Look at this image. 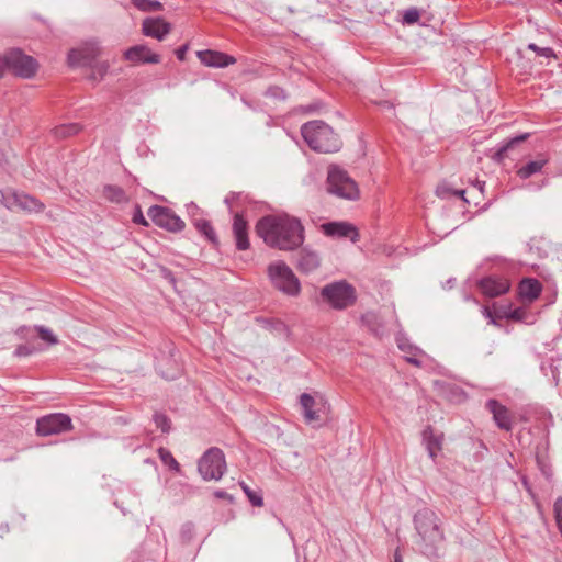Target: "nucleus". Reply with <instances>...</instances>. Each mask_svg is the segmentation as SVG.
<instances>
[{"label": "nucleus", "instance_id": "50", "mask_svg": "<svg viewBox=\"0 0 562 562\" xmlns=\"http://www.w3.org/2000/svg\"><path fill=\"white\" fill-rule=\"evenodd\" d=\"M214 496L216 498H220V499L231 498V495L227 492L223 491V490L215 491L214 492Z\"/></svg>", "mask_w": 562, "mask_h": 562}, {"label": "nucleus", "instance_id": "27", "mask_svg": "<svg viewBox=\"0 0 562 562\" xmlns=\"http://www.w3.org/2000/svg\"><path fill=\"white\" fill-rule=\"evenodd\" d=\"M548 164V159L543 158V159H538V160H532V161H529L528 164H526L525 166H522L521 168H519L517 170V176L520 178V179H528L530 178L532 175L537 173V172H540L542 170V168Z\"/></svg>", "mask_w": 562, "mask_h": 562}, {"label": "nucleus", "instance_id": "55", "mask_svg": "<svg viewBox=\"0 0 562 562\" xmlns=\"http://www.w3.org/2000/svg\"><path fill=\"white\" fill-rule=\"evenodd\" d=\"M454 281H456L454 279L447 280V284L449 285V288L453 286Z\"/></svg>", "mask_w": 562, "mask_h": 562}, {"label": "nucleus", "instance_id": "25", "mask_svg": "<svg viewBox=\"0 0 562 562\" xmlns=\"http://www.w3.org/2000/svg\"><path fill=\"white\" fill-rule=\"evenodd\" d=\"M300 403L303 411L304 419L307 424L319 420V415L316 409H314L316 402L315 398L308 393H303L300 396Z\"/></svg>", "mask_w": 562, "mask_h": 562}, {"label": "nucleus", "instance_id": "42", "mask_svg": "<svg viewBox=\"0 0 562 562\" xmlns=\"http://www.w3.org/2000/svg\"><path fill=\"white\" fill-rule=\"evenodd\" d=\"M132 220L137 225H142V226H145V227L149 226L148 221L143 215V212H142V209H140L139 204L135 205V210H134L133 218Z\"/></svg>", "mask_w": 562, "mask_h": 562}, {"label": "nucleus", "instance_id": "31", "mask_svg": "<svg viewBox=\"0 0 562 562\" xmlns=\"http://www.w3.org/2000/svg\"><path fill=\"white\" fill-rule=\"evenodd\" d=\"M132 4L143 12H155L162 10V4L158 0H131Z\"/></svg>", "mask_w": 562, "mask_h": 562}, {"label": "nucleus", "instance_id": "11", "mask_svg": "<svg viewBox=\"0 0 562 562\" xmlns=\"http://www.w3.org/2000/svg\"><path fill=\"white\" fill-rule=\"evenodd\" d=\"M1 203L9 210L19 207L29 213H41L44 211L45 205L38 199L24 192L19 191H0Z\"/></svg>", "mask_w": 562, "mask_h": 562}, {"label": "nucleus", "instance_id": "52", "mask_svg": "<svg viewBox=\"0 0 562 562\" xmlns=\"http://www.w3.org/2000/svg\"><path fill=\"white\" fill-rule=\"evenodd\" d=\"M5 74L4 54L0 55V78Z\"/></svg>", "mask_w": 562, "mask_h": 562}, {"label": "nucleus", "instance_id": "15", "mask_svg": "<svg viewBox=\"0 0 562 562\" xmlns=\"http://www.w3.org/2000/svg\"><path fill=\"white\" fill-rule=\"evenodd\" d=\"M123 57L133 64H159L161 61L160 55L153 53L146 45H134L127 48Z\"/></svg>", "mask_w": 562, "mask_h": 562}, {"label": "nucleus", "instance_id": "36", "mask_svg": "<svg viewBox=\"0 0 562 562\" xmlns=\"http://www.w3.org/2000/svg\"><path fill=\"white\" fill-rule=\"evenodd\" d=\"M240 486L244 491V493L247 495L249 502L251 503L252 506H256V507H261L263 506V498L260 494H258L257 492L252 491L246 483L241 482L240 483Z\"/></svg>", "mask_w": 562, "mask_h": 562}, {"label": "nucleus", "instance_id": "5", "mask_svg": "<svg viewBox=\"0 0 562 562\" xmlns=\"http://www.w3.org/2000/svg\"><path fill=\"white\" fill-rule=\"evenodd\" d=\"M319 296L324 303L337 311L347 310L357 301L355 286L345 280L324 285L319 291Z\"/></svg>", "mask_w": 562, "mask_h": 562}, {"label": "nucleus", "instance_id": "4", "mask_svg": "<svg viewBox=\"0 0 562 562\" xmlns=\"http://www.w3.org/2000/svg\"><path fill=\"white\" fill-rule=\"evenodd\" d=\"M327 193L347 201H357L360 198V190L357 182L349 176L348 171L337 165H330L326 178Z\"/></svg>", "mask_w": 562, "mask_h": 562}, {"label": "nucleus", "instance_id": "43", "mask_svg": "<svg viewBox=\"0 0 562 562\" xmlns=\"http://www.w3.org/2000/svg\"><path fill=\"white\" fill-rule=\"evenodd\" d=\"M436 194L440 199H450L453 196V189L443 183L437 187Z\"/></svg>", "mask_w": 562, "mask_h": 562}, {"label": "nucleus", "instance_id": "41", "mask_svg": "<svg viewBox=\"0 0 562 562\" xmlns=\"http://www.w3.org/2000/svg\"><path fill=\"white\" fill-rule=\"evenodd\" d=\"M554 518L557 526L562 536V496L558 497L553 505Z\"/></svg>", "mask_w": 562, "mask_h": 562}, {"label": "nucleus", "instance_id": "14", "mask_svg": "<svg viewBox=\"0 0 562 562\" xmlns=\"http://www.w3.org/2000/svg\"><path fill=\"white\" fill-rule=\"evenodd\" d=\"M171 31V24L161 16H149L143 20L142 32L145 36L162 41Z\"/></svg>", "mask_w": 562, "mask_h": 562}, {"label": "nucleus", "instance_id": "30", "mask_svg": "<svg viewBox=\"0 0 562 562\" xmlns=\"http://www.w3.org/2000/svg\"><path fill=\"white\" fill-rule=\"evenodd\" d=\"M81 131V125L78 123H67L56 126L53 130L56 138H66L78 134Z\"/></svg>", "mask_w": 562, "mask_h": 562}, {"label": "nucleus", "instance_id": "3", "mask_svg": "<svg viewBox=\"0 0 562 562\" xmlns=\"http://www.w3.org/2000/svg\"><path fill=\"white\" fill-rule=\"evenodd\" d=\"M301 135L308 147L317 153H337L342 145L339 135L321 120L304 123L301 126Z\"/></svg>", "mask_w": 562, "mask_h": 562}, {"label": "nucleus", "instance_id": "45", "mask_svg": "<svg viewBox=\"0 0 562 562\" xmlns=\"http://www.w3.org/2000/svg\"><path fill=\"white\" fill-rule=\"evenodd\" d=\"M194 531V526L191 522H187L181 527V538L184 541H190Z\"/></svg>", "mask_w": 562, "mask_h": 562}, {"label": "nucleus", "instance_id": "7", "mask_svg": "<svg viewBox=\"0 0 562 562\" xmlns=\"http://www.w3.org/2000/svg\"><path fill=\"white\" fill-rule=\"evenodd\" d=\"M226 470L225 454L217 447L209 448L198 461V471L204 481H220Z\"/></svg>", "mask_w": 562, "mask_h": 562}, {"label": "nucleus", "instance_id": "46", "mask_svg": "<svg viewBox=\"0 0 562 562\" xmlns=\"http://www.w3.org/2000/svg\"><path fill=\"white\" fill-rule=\"evenodd\" d=\"M243 195L241 192H229L226 196H225V204L228 206L229 210H232L233 207V204L239 200V198Z\"/></svg>", "mask_w": 562, "mask_h": 562}, {"label": "nucleus", "instance_id": "10", "mask_svg": "<svg viewBox=\"0 0 562 562\" xmlns=\"http://www.w3.org/2000/svg\"><path fill=\"white\" fill-rule=\"evenodd\" d=\"M151 222L170 233H180L184 229V222L169 207L161 205H153L147 211Z\"/></svg>", "mask_w": 562, "mask_h": 562}, {"label": "nucleus", "instance_id": "12", "mask_svg": "<svg viewBox=\"0 0 562 562\" xmlns=\"http://www.w3.org/2000/svg\"><path fill=\"white\" fill-rule=\"evenodd\" d=\"M485 408L492 414L495 425L505 431H510L514 426L510 411L495 398H490L485 403Z\"/></svg>", "mask_w": 562, "mask_h": 562}, {"label": "nucleus", "instance_id": "47", "mask_svg": "<svg viewBox=\"0 0 562 562\" xmlns=\"http://www.w3.org/2000/svg\"><path fill=\"white\" fill-rule=\"evenodd\" d=\"M481 312H482V315L488 321V324L494 325V326L497 325L496 318L488 306H482Z\"/></svg>", "mask_w": 562, "mask_h": 562}, {"label": "nucleus", "instance_id": "19", "mask_svg": "<svg viewBox=\"0 0 562 562\" xmlns=\"http://www.w3.org/2000/svg\"><path fill=\"white\" fill-rule=\"evenodd\" d=\"M232 231L235 238L236 248L240 251L247 250L250 247L248 237V223L241 213H236L234 215Z\"/></svg>", "mask_w": 562, "mask_h": 562}, {"label": "nucleus", "instance_id": "48", "mask_svg": "<svg viewBox=\"0 0 562 562\" xmlns=\"http://www.w3.org/2000/svg\"><path fill=\"white\" fill-rule=\"evenodd\" d=\"M189 48L188 44H184L176 49V56L179 60L183 61L186 59V54Z\"/></svg>", "mask_w": 562, "mask_h": 562}, {"label": "nucleus", "instance_id": "26", "mask_svg": "<svg viewBox=\"0 0 562 562\" xmlns=\"http://www.w3.org/2000/svg\"><path fill=\"white\" fill-rule=\"evenodd\" d=\"M397 347L402 350L406 356L405 359L408 363L415 367H422L423 362L418 359V356L422 353V350L418 347L411 345L407 340L403 338L397 339Z\"/></svg>", "mask_w": 562, "mask_h": 562}, {"label": "nucleus", "instance_id": "37", "mask_svg": "<svg viewBox=\"0 0 562 562\" xmlns=\"http://www.w3.org/2000/svg\"><path fill=\"white\" fill-rule=\"evenodd\" d=\"M528 49L533 50L538 56L547 59L555 58V53L551 47H539L535 43H530L527 46Z\"/></svg>", "mask_w": 562, "mask_h": 562}, {"label": "nucleus", "instance_id": "34", "mask_svg": "<svg viewBox=\"0 0 562 562\" xmlns=\"http://www.w3.org/2000/svg\"><path fill=\"white\" fill-rule=\"evenodd\" d=\"M153 420L156 427L159 428L164 434H168L170 431L171 420L166 414L156 412L153 416Z\"/></svg>", "mask_w": 562, "mask_h": 562}, {"label": "nucleus", "instance_id": "17", "mask_svg": "<svg viewBox=\"0 0 562 562\" xmlns=\"http://www.w3.org/2000/svg\"><path fill=\"white\" fill-rule=\"evenodd\" d=\"M198 58L207 67L224 68L236 63V58L217 50H199Z\"/></svg>", "mask_w": 562, "mask_h": 562}, {"label": "nucleus", "instance_id": "8", "mask_svg": "<svg viewBox=\"0 0 562 562\" xmlns=\"http://www.w3.org/2000/svg\"><path fill=\"white\" fill-rule=\"evenodd\" d=\"M5 71H12L15 76L30 79L37 71V61L29 55H25L19 48H12L4 54Z\"/></svg>", "mask_w": 562, "mask_h": 562}, {"label": "nucleus", "instance_id": "1", "mask_svg": "<svg viewBox=\"0 0 562 562\" xmlns=\"http://www.w3.org/2000/svg\"><path fill=\"white\" fill-rule=\"evenodd\" d=\"M255 231L267 246L282 251L296 250L305 240L301 220L285 213L262 216L257 221Z\"/></svg>", "mask_w": 562, "mask_h": 562}, {"label": "nucleus", "instance_id": "53", "mask_svg": "<svg viewBox=\"0 0 562 562\" xmlns=\"http://www.w3.org/2000/svg\"><path fill=\"white\" fill-rule=\"evenodd\" d=\"M484 186H485V182L484 181H476V183L474 184V188H476L480 193H483V190H484Z\"/></svg>", "mask_w": 562, "mask_h": 562}, {"label": "nucleus", "instance_id": "32", "mask_svg": "<svg viewBox=\"0 0 562 562\" xmlns=\"http://www.w3.org/2000/svg\"><path fill=\"white\" fill-rule=\"evenodd\" d=\"M157 452H158V456H159L161 462L165 465H168L169 469L175 471V472H180V464H179V462L175 459V457L172 456V453L168 449L160 447L157 450Z\"/></svg>", "mask_w": 562, "mask_h": 562}, {"label": "nucleus", "instance_id": "21", "mask_svg": "<svg viewBox=\"0 0 562 562\" xmlns=\"http://www.w3.org/2000/svg\"><path fill=\"white\" fill-rule=\"evenodd\" d=\"M519 295L530 302L538 299L542 291V284L537 279L526 278L519 283Z\"/></svg>", "mask_w": 562, "mask_h": 562}, {"label": "nucleus", "instance_id": "39", "mask_svg": "<svg viewBox=\"0 0 562 562\" xmlns=\"http://www.w3.org/2000/svg\"><path fill=\"white\" fill-rule=\"evenodd\" d=\"M419 18V11L416 8H409L404 12L402 22L403 24L412 25L418 22Z\"/></svg>", "mask_w": 562, "mask_h": 562}, {"label": "nucleus", "instance_id": "35", "mask_svg": "<svg viewBox=\"0 0 562 562\" xmlns=\"http://www.w3.org/2000/svg\"><path fill=\"white\" fill-rule=\"evenodd\" d=\"M34 328L37 331L40 338L47 342L48 345L58 344V338L53 334V331L49 328L43 325H36Z\"/></svg>", "mask_w": 562, "mask_h": 562}, {"label": "nucleus", "instance_id": "23", "mask_svg": "<svg viewBox=\"0 0 562 562\" xmlns=\"http://www.w3.org/2000/svg\"><path fill=\"white\" fill-rule=\"evenodd\" d=\"M362 324L375 337H383L385 335V327L381 317L374 312H367L361 316Z\"/></svg>", "mask_w": 562, "mask_h": 562}, {"label": "nucleus", "instance_id": "22", "mask_svg": "<svg viewBox=\"0 0 562 562\" xmlns=\"http://www.w3.org/2000/svg\"><path fill=\"white\" fill-rule=\"evenodd\" d=\"M98 55V47L91 49H71L68 53V64L70 66H85Z\"/></svg>", "mask_w": 562, "mask_h": 562}, {"label": "nucleus", "instance_id": "24", "mask_svg": "<svg viewBox=\"0 0 562 562\" xmlns=\"http://www.w3.org/2000/svg\"><path fill=\"white\" fill-rule=\"evenodd\" d=\"M528 134H522L503 142L495 149L494 154L492 155V159L496 162H502L507 157V153L512 150L517 144L526 140Z\"/></svg>", "mask_w": 562, "mask_h": 562}, {"label": "nucleus", "instance_id": "20", "mask_svg": "<svg viewBox=\"0 0 562 562\" xmlns=\"http://www.w3.org/2000/svg\"><path fill=\"white\" fill-rule=\"evenodd\" d=\"M423 443L425 445V448L431 459H435L437 453L442 448V440L443 436L442 434L436 435L434 431V428L431 426H427L423 432Z\"/></svg>", "mask_w": 562, "mask_h": 562}, {"label": "nucleus", "instance_id": "33", "mask_svg": "<svg viewBox=\"0 0 562 562\" xmlns=\"http://www.w3.org/2000/svg\"><path fill=\"white\" fill-rule=\"evenodd\" d=\"M257 322L260 323L263 328L271 331L283 333L286 330V325L280 319L258 317Z\"/></svg>", "mask_w": 562, "mask_h": 562}, {"label": "nucleus", "instance_id": "40", "mask_svg": "<svg viewBox=\"0 0 562 562\" xmlns=\"http://www.w3.org/2000/svg\"><path fill=\"white\" fill-rule=\"evenodd\" d=\"M265 95L278 100H285L288 97L285 90L279 86L269 87L266 90Z\"/></svg>", "mask_w": 562, "mask_h": 562}, {"label": "nucleus", "instance_id": "9", "mask_svg": "<svg viewBox=\"0 0 562 562\" xmlns=\"http://www.w3.org/2000/svg\"><path fill=\"white\" fill-rule=\"evenodd\" d=\"M74 429L69 415L64 413H52L44 415L36 420V434L41 437L60 435Z\"/></svg>", "mask_w": 562, "mask_h": 562}, {"label": "nucleus", "instance_id": "51", "mask_svg": "<svg viewBox=\"0 0 562 562\" xmlns=\"http://www.w3.org/2000/svg\"><path fill=\"white\" fill-rule=\"evenodd\" d=\"M464 194H465V190H454L453 189V196L461 198L465 203H469V201L467 200Z\"/></svg>", "mask_w": 562, "mask_h": 562}, {"label": "nucleus", "instance_id": "13", "mask_svg": "<svg viewBox=\"0 0 562 562\" xmlns=\"http://www.w3.org/2000/svg\"><path fill=\"white\" fill-rule=\"evenodd\" d=\"M482 293L488 297H496L507 293L510 289L508 279L499 276H488L479 281Z\"/></svg>", "mask_w": 562, "mask_h": 562}, {"label": "nucleus", "instance_id": "2", "mask_svg": "<svg viewBox=\"0 0 562 562\" xmlns=\"http://www.w3.org/2000/svg\"><path fill=\"white\" fill-rule=\"evenodd\" d=\"M413 525L417 535L415 543L419 551L429 559L438 558L446 536L437 513L430 507H422L415 512Z\"/></svg>", "mask_w": 562, "mask_h": 562}, {"label": "nucleus", "instance_id": "29", "mask_svg": "<svg viewBox=\"0 0 562 562\" xmlns=\"http://www.w3.org/2000/svg\"><path fill=\"white\" fill-rule=\"evenodd\" d=\"M194 226L200 234H202L211 244L218 245L217 235L207 220H196L194 221Z\"/></svg>", "mask_w": 562, "mask_h": 562}, {"label": "nucleus", "instance_id": "6", "mask_svg": "<svg viewBox=\"0 0 562 562\" xmlns=\"http://www.w3.org/2000/svg\"><path fill=\"white\" fill-rule=\"evenodd\" d=\"M272 285L289 296H296L301 292V283L292 269L284 261H276L267 269Z\"/></svg>", "mask_w": 562, "mask_h": 562}, {"label": "nucleus", "instance_id": "54", "mask_svg": "<svg viewBox=\"0 0 562 562\" xmlns=\"http://www.w3.org/2000/svg\"><path fill=\"white\" fill-rule=\"evenodd\" d=\"M394 562H403L402 557L397 552L395 553Z\"/></svg>", "mask_w": 562, "mask_h": 562}, {"label": "nucleus", "instance_id": "44", "mask_svg": "<svg viewBox=\"0 0 562 562\" xmlns=\"http://www.w3.org/2000/svg\"><path fill=\"white\" fill-rule=\"evenodd\" d=\"M505 315H506L507 319L519 322V321L524 319V317L526 315V311L521 307H517V308L510 310L509 313L505 314Z\"/></svg>", "mask_w": 562, "mask_h": 562}, {"label": "nucleus", "instance_id": "18", "mask_svg": "<svg viewBox=\"0 0 562 562\" xmlns=\"http://www.w3.org/2000/svg\"><path fill=\"white\" fill-rule=\"evenodd\" d=\"M321 266V256L317 251L305 246L300 249L296 259V268L302 273H311L317 270Z\"/></svg>", "mask_w": 562, "mask_h": 562}, {"label": "nucleus", "instance_id": "28", "mask_svg": "<svg viewBox=\"0 0 562 562\" xmlns=\"http://www.w3.org/2000/svg\"><path fill=\"white\" fill-rule=\"evenodd\" d=\"M103 196L113 203H125L128 201L125 191L114 184H106L103 188Z\"/></svg>", "mask_w": 562, "mask_h": 562}, {"label": "nucleus", "instance_id": "38", "mask_svg": "<svg viewBox=\"0 0 562 562\" xmlns=\"http://www.w3.org/2000/svg\"><path fill=\"white\" fill-rule=\"evenodd\" d=\"M40 351V348H37L36 346L34 345H30V344H23V345H19L15 350H14V355L16 357H29L31 355H34L36 352Z\"/></svg>", "mask_w": 562, "mask_h": 562}, {"label": "nucleus", "instance_id": "16", "mask_svg": "<svg viewBox=\"0 0 562 562\" xmlns=\"http://www.w3.org/2000/svg\"><path fill=\"white\" fill-rule=\"evenodd\" d=\"M322 231L326 236L337 238H350L357 241L359 234L357 228L347 222H328L322 225Z\"/></svg>", "mask_w": 562, "mask_h": 562}, {"label": "nucleus", "instance_id": "49", "mask_svg": "<svg viewBox=\"0 0 562 562\" xmlns=\"http://www.w3.org/2000/svg\"><path fill=\"white\" fill-rule=\"evenodd\" d=\"M510 311V307L509 306H501L496 314H497V317L498 318H506V315L505 314H508Z\"/></svg>", "mask_w": 562, "mask_h": 562}]
</instances>
